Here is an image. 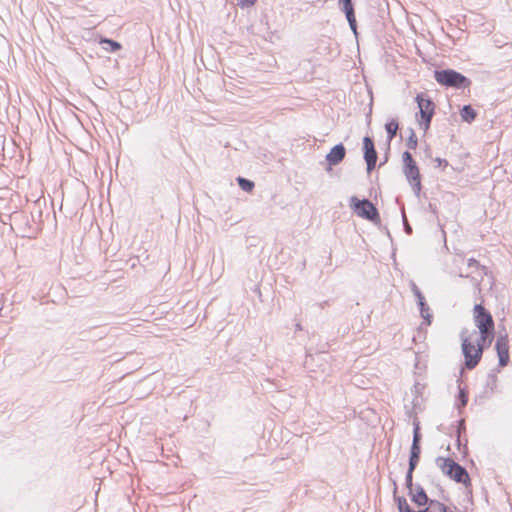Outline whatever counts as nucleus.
<instances>
[{"instance_id": "1", "label": "nucleus", "mask_w": 512, "mask_h": 512, "mask_svg": "<svg viewBox=\"0 0 512 512\" xmlns=\"http://www.w3.org/2000/svg\"><path fill=\"white\" fill-rule=\"evenodd\" d=\"M495 350L498 356V366L489 372L485 384V390L483 395L480 397H490L496 391L498 381L497 373H499L500 369L506 367L510 362L509 338L507 334L498 336L495 343Z\"/></svg>"}, {"instance_id": "2", "label": "nucleus", "mask_w": 512, "mask_h": 512, "mask_svg": "<svg viewBox=\"0 0 512 512\" xmlns=\"http://www.w3.org/2000/svg\"><path fill=\"white\" fill-rule=\"evenodd\" d=\"M435 462L442 473L451 480L463 484L465 488H469L472 485L471 477L467 469L452 458L438 456Z\"/></svg>"}, {"instance_id": "3", "label": "nucleus", "mask_w": 512, "mask_h": 512, "mask_svg": "<svg viewBox=\"0 0 512 512\" xmlns=\"http://www.w3.org/2000/svg\"><path fill=\"white\" fill-rule=\"evenodd\" d=\"M434 78L439 85L455 90L469 89L472 85L471 79L452 68L436 69Z\"/></svg>"}, {"instance_id": "4", "label": "nucleus", "mask_w": 512, "mask_h": 512, "mask_svg": "<svg viewBox=\"0 0 512 512\" xmlns=\"http://www.w3.org/2000/svg\"><path fill=\"white\" fill-rule=\"evenodd\" d=\"M11 220L22 237L34 239L42 231V224L35 220V212H31L29 215L23 211L14 212L11 215Z\"/></svg>"}, {"instance_id": "5", "label": "nucleus", "mask_w": 512, "mask_h": 512, "mask_svg": "<svg viewBox=\"0 0 512 512\" xmlns=\"http://www.w3.org/2000/svg\"><path fill=\"white\" fill-rule=\"evenodd\" d=\"M415 102L419 109L416 113V120L419 127L424 132H427L435 115L436 105L433 99L425 92L418 93L415 97Z\"/></svg>"}, {"instance_id": "6", "label": "nucleus", "mask_w": 512, "mask_h": 512, "mask_svg": "<svg viewBox=\"0 0 512 512\" xmlns=\"http://www.w3.org/2000/svg\"><path fill=\"white\" fill-rule=\"evenodd\" d=\"M349 206L358 217L368 220L374 225H381L379 210L370 199H359L357 196H351L349 199Z\"/></svg>"}, {"instance_id": "7", "label": "nucleus", "mask_w": 512, "mask_h": 512, "mask_svg": "<svg viewBox=\"0 0 512 512\" xmlns=\"http://www.w3.org/2000/svg\"><path fill=\"white\" fill-rule=\"evenodd\" d=\"M464 333V331L461 332V348L464 356L462 369L473 370L482 359L481 348H477L471 338L464 336Z\"/></svg>"}, {"instance_id": "8", "label": "nucleus", "mask_w": 512, "mask_h": 512, "mask_svg": "<svg viewBox=\"0 0 512 512\" xmlns=\"http://www.w3.org/2000/svg\"><path fill=\"white\" fill-rule=\"evenodd\" d=\"M473 320L477 331H473L472 335L484 334L486 331H495V323L492 314L482 303H477L473 307Z\"/></svg>"}, {"instance_id": "9", "label": "nucleus", "mask_w": 512, "mask_h": 512, "mask_svg": "<svg viewBox=\"0 0 512 512\" xmlns=\"http://www.w3.org/2000/svg\"><path fill=\"white\" fill-rule=\"evenodd\" d=\"M363 159L368 173H371L377 165L378 153L375 148L374 138L366 135L362 140Z\"/></svg>"}, {"instance_id": "10", "label": "nucleus", "mask_w": 512, "mask_h": 512, "mask_svg": "<svg viewBox=\"0 0 512 512\" xmlns=\"http://www.w3.org/2000/svg\"><path fill=\"white\" fill-rule=\"evenodd\" d=\"M403 173L408 181L412 183L418 180H422L419 167L417 162L414 160L412 154L409 151L402 153Z\"/></svg>"}, {"instance_id": "11", "label": "nucleus", "mask_w": 512, "mask_h": 512, "mask_svg": "<svg viewBox=\"0 0 512 512\" xmlns=\"http://www.w3.org/2000/svg\"><path fill=\"white\" fill-rule=\"evenodd\" d=\"M346 156V148L343 143L334 145L325 157V170L331 172L334 166L339 165Z\"/></svg>"}, {"instance_id": "12", "label": "nucleus", "mask_w": 512, "mask_h": 512, "mask_svg": "<svg viewBox=\"0 0 512 512\" xmlns=\"http://www.w3.org/2000/svg\"><path fill=\"white\" fill-rule=\"evenodd\" d=\"M393 484V500L394 503L397 506V509L399 512H429V506L428 504H425L422 507H418L419 510L413 509L409 503L407 502V499L404 496L398 495V485L396 480L391 479Z\"/></svg>"}, {"instance_id": "13", "label": "nucleus", "mask_w": 512, "mask_h": 512, "mask_svg": "<svg viewBox=\"0 0 512 512\" xmlns=\"http://www.w3.org/2000/svg\"><path fill=\"white\" fill-rule=\"evenodd\" d=\"M408 496L412 503L417 507H422L432 500V498L427 495L425 489L418 483H416V486L408 492Z\"/></svg>"}, {"instance_id": "14", "label": "nucleus", "mask_w": 512, "mask_h": 512, "mask_svg": "<svg viewBox=\"0 0 512 512\" xmlns=\"http://www.w3.org/2000/svg\"><path fill=\"white\" fill-rule=\"evenodd\" d=\"M458 382V394L456 395L455 407L462 413L463 409L466 407L469 400V392L466 386H461V380H457Z\"/></svg>"}, {"instance_id": "15", "label": "nucleus", "mask_w": 512, "mask_h": 512, "mask_svg": "<svg viewBox=\"0 0 512 512\" xmlns=\"http://www.w3.org/2000/svg\"><path fill=\"white\" fill-rule=\"evenodd\" d=\"M340 11L345 15V18L348 22L349 28L352 31L355 39L357 40L359 37V32H358V23H357V19H356L355 7L340 9Z\"/></svg>"}, {"instance_id": "16", "label": "nucleus", "mask_w": 512, "mask_h": 512, "mask_svg": "<svg viewBox=\"0 0 512 512\" xmlns=\"http://www.w3.org/2000/svg\"><path fill=\"white\" fill-rule=\"evenodd\" d=\"M417 306L420 312V316L423 319V323L426 326H430L433 322V314L430 311V307L426 301V299H422L420 301H417Z\"/></svg>"}, {"instance_id": "17", "label": "nucleus", "mask_w": 512, "mask_h": 512, "mask_svg": "<svg viewBox=\"0 0 512 512\" xmlns=\"http://www.w3.org/2000/svg\"><path fill=\"white\" fill-rule=\"evenodd\" d=\"M495 338V331H486L484 334H479L476 339V347L481 348V355L483 356L484 350L488 349Z\"/></svg>"}, {"instance_id": "18", "label": "nucleus", "mask_w": 512, "mask_h": 512, "mask_svg": "<svg viewBox=\"0 0 512 512\" xmlns=\"http://www.w3.org/2000/svg\"><path fill=\"white\" fill-rule=\"evenodd\" d=\"M98 43L105 51L110 53H115L122 49V44L120 42L105 36H99Z\"/></svg>"}, {"instance_id": "19", "label": "nucleus", "mask_w": 512, "mask_h": 512, "mask_svg": "<svg viewBox=\"0 0 512 512\" xmlns=\"http://www.w3.org/2000/svg\"><path fill=\"white\" fill-rule=\"evenodd\" d=\"M398 129H399V121L395 118H392L385 123V131L387 133L388 151H390L391 142L396 137Z\"/></svg>"}, {"instance_id": "20", "label": "nucleus", "mask_w": 512, "mask_h": 512, "mask_svg": "<svg viewBox=\"0 0 512 512\" xmlns=\"http://www.w3.org/2000/svg\"><path fill=\"white\" fill-rule=\"evenodd\" d=\"M478 116V112L471 104L463 105L460 109V117L463 122L473 123Z\"/></svg>"}, {"instance_id": "21", "label": "nucleus", "mask_w": 512, "mask_h": 512, "mask_svg": "<svg viewBox=\"0 0 512 512\" xmlns=\"http://www.w3.org/2000/svg\"><path fill=\"white\" fill-rule=\"evenodd\" d=\"M429 512H454L447 505L439 500L432 499L429 503Z\"/></svg>"}, {"instance_id": "22", "label": "nucleus", "mask_w": 512, "mask_h": 512, "mask_svg": "<svg viewBox=\"0 0 512 512\" xmlns=\"http://www.w3.org/2000/svg\"><path fill=\"white\" fill-rule=\"evenodd\" d=\"M236 181H237V184L239 185V187L245 191V192H252L254 187H255V184L252 180L250 179H247L245 177H242V176H238L236 178Z\"/></svg>"}, {"instance_id": "23", "label": "nucleus", "mask_w": 512, "mask_h": 512, "mask_svg": "<svg viewBox=\"0 0 512 512\" xmlns=\"http://www.w3.org/2000/svg\"><path fill=\"white\" fill-rule=\"evenodd\" d=\"M422 441V433H421V427L420 422L417 419V417L414 418L413 421V439L412 442L421 443Z\"/></svg>"}, {"instance_id": "24", "label": "nucleus", "mask_w": 512, "mask_h": 512, "mask_svg": "<svg viewBox=\"0 0 512 512\" xmlns=\"http://www.w3.org/2000/svg\"><path fill=\"white\" fill-rule=\"evenodd\" d=\"M406 146L410 150H415L418 146V138L416 136L415 131L412 128H409V136L406 141Z\"/></svg>"}, {"instance_id": "25", "label": "nucleus", "mask_w": 512, "mask_h": 512, "mask_svg": "<svg viewBox=\"0 0 512 512\" xmlns=\"http://www.w3.org/2000/svg\"><path fill=\"white\" fill-rule=\"evenodd\" d=\"M424 389H425V385L424 384H421L420 382H415V384L413 386V389H412V393L415 396V399L413 400V405L414 406H417L416 399L418 397L422 396Z\"/></svg>"}, {"instance_id": "26", "label": "nucleus", "mask_w": 512, "mask_h": 512, "mask_svg": "<svg viewBox=\"0 0 512 512\" xmlns=\"http://www.w3.org/2000/svg\"><path fill=\"white\" fill-rule=\"evenodd\" d=\"M409 457L421 459V443L412 442L410 446Z\"/></svg>"}, {"instance_id": "27", "label": "nucleus", "mask_w": 512, "mask_h": 512, "mask_svg": "<svg viewBox=\"0 0 512 512\" xmlns=\"http://www.w3.org/2000/svg\"><path fill=\"white\" fill-rule=\"evenodd\" d=\"M416 484L413 482V472L406 471L405 475V487L407 488L408 492L412 490Z\"/></svg>"}, {"instance_id": "28", "label": "nucleus", "mask_w": 512, "mask_h": 512, "mask_svg": "<svg viewBox=\"0 0 512 512\" xmlns=\"http://www.w3.org/2000/svg\"><path fill=\"white\" fill-rule=\"evenodd\" d=\"M402 222H403V229H404V232L407 234V235H412L413 233V228L412 226L410 225V223L408 222V219L405 215V212L404 210H402Z\"/></svg>"}, {"instance_id": "29", "label": "nucleus", "mask_w": 512, "mask_h": 512, "mask_svg": "<svg viewBox=\"0 0 512 512\" xmlns=\"http://www.w3.org/2000/svg\"><path fill=\"white\" fill-rule=\"evenodd\" d=\"M409 184L413 190L414 195L416 197H420L421 190H422V180H418V181H415V182H412Z\"/></svg>"}, {"instance_id": "30", "label": "nucleus", "mask_w": 512, "mask_h": 512, "mask_svg": "<svg viewBox=\"0 0 512 512\" xmlns=\"http://www.w3.org/2000/svg\"><path fill=\"white\" fill-rule=\"evenodd\" d=\"M411 290L415 296L416 302L425 298L424 294L421 292V290L414 282H412L411 284Z\"/></svg>"}, {"instance_id": "31", "label": "nucleus", "mask_w": 512, "mask_h": 512, "mask_svg": "<svg viewBox=\"0 0 512 512\" xmlns=\"http://www.w3.org/2000/svg\"><path fill=\"white\" fill-rule=\"evenodd\" d=\"M466 431V424L464 419H459L456 425V436H461Z\"/></svg>"}, {"instance_id": "32", "label": "nucleus", "mask_w": 512, "mask_h": 512, "mask_svg": "<svg viewBox=\"0 0 512 512\" xmlns=\"http://www.w3.org/2000/svg\"><path fill=\"white\" fill-rule=\"evenodd\" d=\"M355 7V1L354 0H338V8L340 9H346V8H353Z\"/></svg>"}, {"instance_id": "33", "label": "nucleus", "mask_w": 512, "mask_h": 512, "mask_svg": "<svg viewBox=\"0 0 512 512\" xmlns=\"http://www.w3.org/2000/svg\"><path fill=\"white\" fill-rule=\"evenodd\" d=\"M432 160L436 163V167L440 168L442 171H444L445 168L449 166V163L446 159L436 157Z\"/></svg>"}, {"instance_id": "34", "label": "nucleus", "mask_w": 512, "mask_h": 512, "mask_svg": "<svg viewBox=\"0 0 512 512\" xmlns=\"http://www.w3.org/2000/svg\"><path fill=\"white\" fill-rule=\"evenodd\" d=\"M419 462H420V459L409 457L407 471H410V472L414 473V471L417 468Z\"/></svg>"}, {"instance_id": "35", "label": "nucleus", "mask_w": 512, "mask_h": 512, "mask_svg": "<svg viewBox=\"0 0 512 512\" xmlns=\"http://www.w3.org/2000/svg\"><path fill=\"white\" fill-rule=\"evenodd\" d=\"M257 0H237V4L240 8H249L255 5Z\"/></svg>"}, {"instance_id": "36", "label": "nucleus", "mask_w": 512, "mask_h": 512, "mask_svg": "<svg viewBox=\"0 0 512 512\" xmlns=\"http://www.w3.org/2000/svg\"><path fill=\"white\" fill-rule=\"evenodd\" d=\"M31 212H35V220L39 221L40 224L43 225L41 208L37 204H35L34 209Z\"/></svg>"}, {"instance_id": "37", "label": "nucleus", "mask_w": 512, "mask_h": 512, "mask_svg": "<svg viewBox=\"0 0 512 512\" xmlns=\"http://www.w3.org/2000/svg\"><path fill=\"white\" fill-rule=\"evenodd\" d=\"M467 265L468 267L470 268H476V269H479L480 268V262L478 260H476L475 258H469L467 260Z\"/></svg>"}, {"instance_id": "38", "label": "nucleus", "mask_w": 512, "mask_h": 512, "mask_svg": "<svg viewBox=\"0 0 512 512\" xmlns=\"http://www.w3.org/2000/svg\"><path fill=\"white\" fill-rule=\"evenodd\" d=\"M460 277H466V278H470L471 281L474 283V285L476 286V288L478 290H480V285H481V281H482V276L480 277V279H477L475 277H470L469 275H463V274H460Z\"/></svg>"}, {"instance_id": "39", "label": "nucleus", "mask_w": 512, "mask_h": 512, "mask_svg": "<svg viewBox=\"0 0 512 512\" xmlns=\"http://www.w3.org/2000/svg\"><path fill=\"white\" fill-rule=\"evenodd\" d=\"M428 209H429V211H430L432 214H434L435 216H437V214H438V210H437V206H436V204H435V203L429 202V204H428Z\"/></svg>"}, {"instance_id": "40", "label": "nucleus", "mask_w": 512, "mask_h": 512, "mask_svg": "<svg viewBox=\"0 0 512 512\" xmlns=\"http://www.w3.org/2000/svg\"><path fill=\"white\" fill-rule=\"evenodd\" d=\"M481 271V276L483 277L484 275L487 276L488 273H489V269L484 266V265H480V268L478 269Z\"/></svg>"}, {"instance_id": "41", "label": "nucleus", "mask_w": 512, "mask_h": 512, "mask_svg": "<svg viewBox=\"0 0 512 512\" xmlns=\"http://www.w3.org/2000/svg\"><path fill=\"white\" fill-rule=\"evenodd\" d=\"M424 153H425V156L427 158H431L432 159V151H431V148L428 145H426Z\"/></svg>"}, {"instance_id": "42", "label": "nucleus", "mask_w": 512, "mask_h": 512, "mask_svg": "<svg viewBox=\"0 0 512 512\" xmlns=\"http://www.w3.org/2000/svg\"><path fill=\"white\" fill-rule=\"evenodd\" d=\"M494 43L497 47H503L506 44L498 38H494Z\"/></svg>"}, {"instance_id": "43", "label": "nucleus", "mask_w": 512, "mask_h": 512, "mask_svg": "<svg viewBox=\"0 0 512 512\" xmlns=\"http://www.w3.org/2000/svg\"><path fill=\"white\" fill-rule=\"evenodd\" d=\"M456 445H457V448L460 450L461 446H462L461 436H457V438H456Z\"/></svg>"}, {"instance_id": "44", "label": "nucleus", "mask_w": 512, "mask_h": 512, "mask_svg": "<svg viewBox=\"0 0 512 512\" xmlns=\"http://www.w3.org/2000/svg\"><path fill=\"white\" fill-rule=\"evenodd\" d=\"M388 154H389V151L387 150L386 153H385L383 162H381L380 165H379L380 167L382 165H384L388 161Z\"/></svg>"}, {"instance_id": "45", "label": "nucleus", "mask_w": 512, "mask_h": 512, "mask_svg": "<svg viewBox=\"0 0 512 512\" xmlns=\"http://www.w3.org/2000/svg\"><path fill=\"white\" fill-rule=\"evenodd\" d=\"M5 143V137L3 135H0V147L3 149Z\"/></svg>"}, {"instance_id": "46", "label": "nucleus", "mask_w": 512, "mask_h": 512, "mask_svg": "<svg viewBox=\"0 0 512 512\" xmlns=\"http://www.w3.org/2000/svg\"><path fill=\"white\" fill-rule=\"evenodd\" d=\"M295 328H296V331H300V330H302V326H301V324H300V323H296V324H295Z\"/></svg>"}, {"instance_id": "47", "label": "nucleus", "mask_w": 512, "mask_h": 512, "mask_svg": "<svg viewBox=\"0 0 512 512\" xmlns=\"http://www.w3.org/2000/svg\"><path fill=\"white\" fill-rule=\"evenodd\" d=\"M328 305H329V302H328L327 300H326V301H323V302L320 304V306H321L322 308H324V307H326V306H328Z\"/></svg>"}, {"instance_id": "48", "label": "nucleus", "mask_w": 512, "mask_h": 512, "mask_svg": "<svg viewBox=\"0 0 512 512\" xmlns=\"http://www.w3.org/2000/svg\"><path fill=\"white\" fill-rule=\"evenodd\" d=\"M265 21V24L268 25V20H267V16H264L262 19H261V23H263Z\"/></svg>"}, {"instance_id": "49", "label": "nucleus", "mask_w": 512, "mask_h": 512, "mask_svg": "<svg viewBox=\"0 0 512 512\" xmlns=\"http://www.w3.org/2000/svg\"><path fill=\"white\" fill-rule=\"evenodd\" d=\"M386 233H387V236H388L390 239H392V236H391V234H390V231H389L387 228H386Z\"/></svg>"}, {"instance_id": "50", "label": "nucleus", "mask_w": 512, "mask_h": 512, "mask_svg": "<svg viewBox=\"0 0 512 512\" xmlns=\"http://www.w3.org/2000/svg\"><path fill=\"white\" fill-rule=\"evenodd\" d=\"M464 449H465V452H467V450H468V447H467V439H465Z\"/></svg>"}, {"instance_id": "51", "label": "nucleus", "mask_w": 512, "mask_h": 512, "mask_svg": "<svg viewBox=\"0 0 512 512\" xmlns=\"http://www.w3.org/2000/svg\"><path fill=\"white\" fill-rule=\"evenodd\" d=\"M370 123H371V118H370V116L368 115V125H370Z\"/></svg>"}]
</instances>
